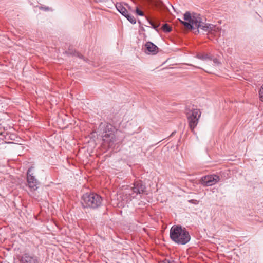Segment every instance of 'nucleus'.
I'll return each instance as SVG.
<instances>
[{
    "label": "nucleus",
    "instance_id": "obj_22",
    "mask_svg": "<svg viewBox=\"0 0 263 263\" xmlns=\"http://www.w3.org/2000/svg\"><path fill=\"white\" fill-rule=\"evenodd\" d=\"M175 133H176L175 132H172V133L171 134V135H170V136H173L175 134Z\"/></svg>",
    "mask_w": 263,
    "mask_h": 263
},
{
    "label": "nucleus",
    "instance_id": "obj_5",
    "mask_svg": "<svg viewBox=\"0 0 263 263\" xmlns=\"http://www.w3.org/2000/svg\"><path fill=\"white\" fill-rule=\"evenodd\" d=\"M102 140L104 143L108 144V146H112L115 143L116 138L114 128L111 125H108L105 127L102 135Z\"/></svg>",
    "mask_w": 263,
    "mask_h": 263
},
{
    "label": "nucleus",
    "instance_id": "obj_16",
    "mask_svg": "<svg viewBox=\"0 0 263 263\" xmlns=\"http://www.w3.org/2000/svg\"><path fill=\"white\" fill-rule=\"evenodd\" d=\"M148 22L149 24L150 25H152V27H153L155 30H156V31H158V29H157V28H158V27L159 26V25H160V23H158L157 24H155V23H154V22H153V21H151V20H148Z\"/></svg>",
    "mask_w": 263,
    "mask_h": 263
},
{
    "label": "nucleus",
    "instance_id": "obj_9",
    "mask_svg": "<svg viewBox=\"0 0 263 263\" xmlns=\"http://www.w3.org/2000/svg\"><path fill=\"white\" fill-rule=\"evenodd\" d=\"M132 190L134 193L136 195L141 194L144 193L146 191L145 185L144 184L142 181H136L134 183V186L132 187Z\"/></svg>",
    "mask_w": 263,
    "mask_h": 263
},
{
    "label": "nucleus",
    "instance_id": "obj_4",
    "mask_svg": "<svg viewBox=\"0 0 263 263\" xmlns=\"http://www.w3.org/2000/svg\"><path fill=\"white\" fill-rule=\"evenodd\" d=\"M186 116L189 126L192 132L197 126L198 120L201 116V112L196 108H192L186 110Z\"/></svg>",
    "mask_w": 263,
    "mask_h": 263
},
{
    "label": "nucleus",
    "instance_id": "obj_21",
    "mask_svg": "<svg viewBox=\"0 0 263 263\" xmlns=\"http://www.w3.org/2000/svg\"><path fill=\"white\" fill-rule=\"evenodd\" d=\"M140 31H143V32L145 31V30L143 26H140Z\"/></svg>",
    "mask_w": 263,
    "mask_h": 263
},
{
    "label": "nucleus",
    "instance_id": "obj_23",
    "mask_svg": "<svg viewBox=\"0 0 263 263\" xmlns=\"http://www.w3.org/2000/svg\"><path fill=\"white\" fill-rule=\"evenodd\" d=\"M197 68L200 69L201 68L200 67H196Z\"/></svg>",
    "mask_w": 263,
    "mask_h": 263
},
{
    "label": "nucleus",
    "instance_id": "obj_6",
    "mask_svg": "<svg viewBox=\"0 0 263 263\" xmlns=\"http://www.w3.org/2000/svg\"><path fill=\"white\" fill-rule=\"evenodd\" d=\"M34 170L33 166H31L28 168L27 172V182L28 187L34 191L38 188L39 181L34 175Z\"/></svg>",
    "mask_w": 263,
    "mask_h": 263
},
{
    "label": "nucleus",
    "instance_id": "obj_3",
    "mask_svg": "<svg viewBox=\"0 0 263 263\" xmlns=\"http://www.w3.org/2000/svg\"><path fill=\"white\" fill-rule=\"evenodd\" d=\"M103 199L101 196L95 193H86L82 197V204L84 208L97 209L102 205Z\"/></svg>",
    "mask_w": 263,
    "mask_h": 263
},
{
    "label": "nucleus",
    "instance_id": "obj_19",
    "mask_svg": "<svg viewBox=\"0 0 263 263\" xmlns=\"http://www.w3.org/2000/svg\"><path fill=\"white\" fill-rule=\"evenodd\" d=\"M40 9H42V10H44L45 11H49L50 10V8L49 7H40Z\"/></svg>",
    "mask_w": 263,
    "mask_h": 263
},
{
    "label": "nucleus",
    "instance_id": "obj_2",
    "mask_svg": "<svg viewBox=\"0 0 263 263\" xmlns=\"http://www.w3.org/2000/svg\"><path fill=\"white\" fill-rule=\"evenodd\" d=\"M171 240L178 245H185L191 239L189 232L180 225H174L170 230Z\"/></svg>",
    "mask_w": 263,
    "mask_h": 263
},
{
    "label": "nucleus",
    "instance_id": "obj_12",
    "mask_svg": "<svg viewBox=\"0 0 263 263\" xmlns=\"http://www.w3.org/2000/svg\"><path fill=\"white\" fill-rule=\"evenodd\" d=\"M116 7L118 11L124 16L128 13L127 9L122 5L121 3H117L116 5Z\"/></svg>",
    "mask_w": 263,
    "mask_h": 263
},
{
    "label": "nucleus",
    "instance_id": "obj_11",
    "mask_svg": "<svg viewBox=\"0 0 263 263\" xmlns=\"http://www.w3.org/2000/svg\"><path fill=\"white\" fill-rule=\"evenodd\" d=\"M195 57L202 61H207L208 63H211L212 59V57L206 53H198Z\"/></svg>",
    "mask_w": 263,
    "mask_h": 263
},
{
    "label": "nucleus",
    "instance_id": "obj_7",
    "mask_svg": "<svg viewBox=\"0 0 263 263\" xmlns=\"http://www.w3.org/2000/svg\"><path fill=\"white\" fill-rule=\"evenodd\" d=\"M219 180V176L214 174L209 175L201 177L200 183L204 186H210L215 184Z\"/></svg>",
    "mask_w": 263,
    "mask_h": 263
},
{
    "label": "nucleus",
    "instance_id": "obj_13",
    "mask_svg": "<svg viewBox=\"0 0 263 263\" xmlns=\"http://www.w3.org/2000/svg\"><path fill=\"white\" fill-rule=\"evenodd\" d=\"M211 64H212L213 66L217 67L221 65V62L218 60V59L212 57L211 62L209 63L208 65H210Z\"/></svg>",
    "mask_w": 263,
    "mask_h": 263
},
{
    "label": "nucleus",
    "instance_id": "obj_1",
    "mask_svg": "<svg viewBox=\"0 0 263 263\" xmlns=\"http://www.w3.org/2000/svg\"><path fill=\"white\" fill-rule=\"evenodd\" d=\"M183 18L185 21H181L182 25L189 29H198V33L201 31L202 32L212 33L213 32H217L219 30V28L216 26L202 22L201 15L198 14L194 13L191 15L189 12H186Z\"/></svg>",
    "mask_w": 263,
    "mask_h": 263
},
{
    "label": "nucleus",
    "instance_id": "obj_8",
    "mask_svg": "<svg viewBox=\"0 0 263 263\" xmlns=\"http://www.w3.org/2000/svg\"><path fill=\"white\" fill-rule=\"evenodd\" d=\"M20 263H40L39 258L31 253L23 254L19 259Z\"/></svg>",
    "mask_w": 263,
    "mask_h": 263
},
{
    "label": "nucleus",
    "instance_id": "obj_15",
    "mask_svg": "<svg viewBox=\"0 0 263 263\" xmlns=\"http://www.w3.org/2000/svg\"><path fill=\"white\" fill-rule=\"evenodd\" d=\"M164 32L168 33L172 30L171 27L167 24H164L162 27Z\"/></svg>",
    "mask_w": 263,
    "mask_h": 263
},
{
    "label": "nucleus",
    "instance_id": "obj_14",
    "mask_svg": "<svg viewBox=\"0 0 263 263\" xmlns=\"http://www.w3.org/2000/svg\"><path fill=\"white\" fill-rule=\"evenodd\" d=\"M125 17L128 20L129 22H130L132 24H135L136 23V20L135 18L130 14L128 13L127 15L125 16Z\"/></svg>",
    "mask_w": 263,
    "mask_h": 263
},
{
    "label": "nucleus",
    "instance_id": "obj_17",
    "mask_svg": "<svg viewBox=\"0 0 263 263\" xmlns=\"http://www.w3.org/2000/svg\"><path fill=\"white\" fill-rule=\"evenodd\" d=\"M159 263H175L173 260L165 259L163 260L159 261Z\"/></svg>",
    "mask_w": 263,
    "mask_h": 263
},
{
    "label": "nucleus",
    "instance_id": "obj_10",
    "mask_svg": "<svg viewBox=\"0 0 263 263\" xmlns=\"http://www.w3.org/2000/svg\"><path fill=\"white\" fill-rule=\"evenodd\" d=\"M158 50V47L151 42H147L145 44V51L147 54H156Z\"/></svg>",
    "mask_w": 263,
    "mask_h": 263
},
{
    "label": "nucleus",
    "instance_id": "obj_20",
    "mask_svg": "<svg viewBox=\"0 0 263 263\" xmlns=\"http://www.w3.org/2000/svg\"><path fill=\"white\" fill-rule=\"evenodd\" d=\"M76 56H77L78 57H79V58L80 59H84V57L83 56L82 54H81V53H79V52H77L76 54Z\"/></svg>",
    "mask_w": 263,
    "mask_h": 263
},
{
    "label": "nucleus",
    "instance_id": "obj_18",
    "mask_svg": "<svg viewBox=\"0 0 263 263\" xmlns=\"http://www.w3.org/2000/svg\"><path fill=\"white\" fill-rule=\"evenodd\" d=\"M136 13L138 15H140V16H143L144 15L143 12L142 11H141L140 10H139L138 8H137V9L136 10Z\"/></svg>",
    "mask_w": 263,
    "mask_h": 263
}]
</instances>
